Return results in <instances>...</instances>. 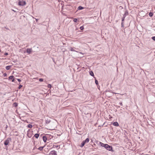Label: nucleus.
<instances>
[{
	"label": "nucleus",
	"mask_w": 155,
	"mask_h": 155,
	"mask_svg": "<svg viewBox=\"0 0 155 155\" xmlns=\"http://www.w3.org/2000/svg\"><path fill=\"white\" fill-rule=\"evenodd\" d=\"M89 141V139L88 138H86L85 140L83 141L80 145V146L81 147H83L85 143H88Z\"/></svg>",
	"instance_id": "f257e3e1"
},
{
	"label": "nucleus",
	"mask_w": 155,
	"mask_h": 155,
	"mask_svg": "<svg viewBox=\"0 0 155 155\" xmlns=\"http://www.w3.org/2000/svg\"><path fill=\"white\" fill-rule=\"evenodd\" d=\"M26 4V2L23 0H19L18 5H19L24 6Z\"/></svg>",
	"instance_id": "f03ea898"
},
{
	"label": "nucleus",
	"mask_w": 155,
	"mask_h": 155,
	"mask_svg": "<svg viewBox=\"0 0 155 155\" xmlns=\"http://www.w3.org/2000/svg\"><path fill=\"white\" fill-rule=\"evenodd\" d=\"M105 148L107 150L112 151V146L109 145L108 144H106Z\"/></svg>",
	"instance_id": "7ed1b4c3"
},
{
	"label": "nucleus",
	"mask_w": 155,
	"mask_h": 155,
	"mask_svg": "<svg viewBox=\"0 0 155 155\" xmlns=\"http://www.w3.org/2000/svg\"><path fill=\"white\" fill-rule=\"evenodd\" d=\"M11 139L10 138H7L6 140L4 142V144L5 146H7L8 144L9 143L10 141H11Z\"/></svg>",
	"instance_id": "20e7f679"
},
{
	"label": "nucleus",
	"mask_w": 155,
	"mask_h": 155,
	"mask_svg": "<svg viewBox=\"0 0 155 155\" xmlns=\"http://www.w3.org/2000/svg\"><path fill=\"white\" fill-rule=\"evenodd\" d=\"M32 51V50L31 48H28L27 49L26 52L28 54H30L31 53Z\"/></svg>",
	"instance_id": "39448f33"
},
{
	"label": "nucleus",
	"mask_w": 155,
	"mask_h": 155,
	"mask_svg": "<svg viewBox=\"0 0 155 155\" xmlns=\"http://www.w3.org/2000/svg\"><path fill=\"white\" fill-rule=\"evenodd\" d=\"M50 154H51L52 155H57L56 152L55 150H52L50 152Z\"/></svg>",
	"instance_id": "423d86ee"
},
{
	"label": "nucleus",
	"mask_w": 155,
	"mask_h": 155,
	"mask_svg": "<svg viewBox=\"0 0 155 155\" xmlns=\"http://www.w3.org/2000/svg\"><path fill=\"white\" fill-rule=\"evenodd\" d=\"M58 147H59V148H58V149H59V148H60L59 145H55L53 144L52 147V148H51V149H52L53 148L55 147L57 148Z\"/></svg>",
	"instance_id": "0eeeda50"
},
{
	"label": "nucleus",
	"mask_w": 155,
	"mask_h": 155,
	"mask_svg": "<svg viewBox=\"0 0 155 155\" xmlns=\"http://www.w3.org/2000/svg\"><path fill=\"white\" fill-rule=\"evenodd\" d=\"M113 125L115 126H118L119 125V124L117 122H114L113 123Z\"/></svg>",
	"instance_id": "6e6552de"
},
{
	"label": "nucleus",
	"mask_w": 155,
	"mask_h": 155,
	"mask_svg": "<svg viewBox=\"0 0 155 155\" xmlns=\"http://www.w3.org/2000/svg\"><path fill=\"white\" fill-rule=\"evenodd\" d=\"M43 140L45 142H46L47 140V137L45 136H43Z\"/></svg>",
	"instance_id": "1a4fd4ad"
},
{
	"label": "nucleus",
	"mask_w": 155,
	"mask_h": 155,
	"mask_svg": "<svg viewBox=\"0 0 155 155\" xmlns=\"http://www.w3.org/2000/svg\"><path fill=\"white\" fill-rule=\"evenodd\" d=\"M11 67H12L11 65H10V66H6V69L7 70H9V69H10V68H11Z\"/></svg>",
	"instance_id": "9d476101"
},
{
	"label": "nucleus",
	"mask_w": 155,
	"mask_h": 155,
	"mask_svg": "<svg viewBox=\"0 0 155 155\" xmlns=\"http://www.w3.org/2000/svg\"><path fill=\"white\" fill-rule=\"evenodd\" d=\"M39 136V134H36L34 135V136L36 138H38V137Z\"/></svg>",
	"instance_id": "9b49d317"
},
{
	"label": "nucleus",
	"mask_w": 155,
	"mask_h": 155,
	"mask_svg": "<svg viewBox=\"0 0 155 155\" xmlns=\"http://www.w3.org/2000/svg\"><path fill=\"white\" fill-rule=\"evenodd\" d=\"M89 73H90V75L91 76H94V74L92 71H90Z\"/></svg>",
	"instance_id": "f8f14e48"
},
{
	"label": "nucleus",
	"mask_w": 155,
	"mask_h": 155,
	"mask_svg": "<svg viewBox=\"0 0 155 155\" xmlns=\"http://www.w3.org/2000/svg\"><path fill=\"white\" fill-rule=\"evenodd\" d=\"M18 105V104L16 102H15L13 104V107H16Z\"/></svg>",
	"instance_id": "ddd939ff"
},
{
	"label": "nucleus",
	"mask_w": 155,
	"mask_h": 155,
	"mask_svg": "<svg viewBox=\"0 0 155 155\" xmlns=\"http://www.w3.org/2000/svg\"><path fill=\"white\" fill-rule=\"evenodd\" d=\"M44 146H43V147H39L38 148V149L39 150H40V151H41L42 150L43 148H44Z\"/></svg>",
	"instance_id": "4468645a"
},
{
	"label": "nucleus",
	"mask_w": 155,
	"mask_h": 155,
	"mask_svg": "<svg viewBox=\"0 0 155 155\" xmlns=\"http://www.w3.org/2000/svg\"><path fill=\"white\" fill-rule=\"evenodd\" d=\"M50 122H51L50 120H48V119L46 120V121H45L46 123L47 124H49Z\"/></svg>",
	"instance_id": "2eb2a0df"
},
{
	"label": "nucleus",
	"mask_w": 155,
	"mask_h": 155,
	"mask_svg": "<svg viewBox=\"0 0 155 155\" xmlns=\"http://www.w3.org/2000/svg\"><path fill=\"white\" fill-rule=\"evenodd\" d=\"M84 8L82 6H79L78 7V10H82Z\"/></svg>",
	"instance_id": "dca6fc26"
},
{
	"label": "nucleus",
	"mask_w": 155,
	"mask_h": 155,
	"mask_svg": "<svg viewBox=\"0 0 155 155\" xmlns=\"http://www.w3.org/2000/svg\"><path fill=\"white\" fill-rule=\"evenodd\" d=\"M100 144H101V146L104 147H105V144H104V143H101V142H100Z\"/></svg>",
	"instance_id": "f3484780"
},
{
	"label": "nucleus",
	"mask_w": 155,
	"mask_h": 155,
	"mask_svg": "<svg viewBox=\"0 0 155 155\" xmlns=\"http://www.w3.org/2000/svg\"><path fill=\"white\" fill-rule=\"evenodd\" d=\"M14 78V76H11L9 77L8 79L9 80H12Z\"/></svg>",
	"instance_id": "a211bd4d"
},
{
	"label": "nucleus",
	"mask_w": 155,
	"mask_h": 155,
	"mask_svg": "<svg viewBox=\"0 0 155 155\" xmlns=\"http://www.w3.org/2000/svg\"><path fill=\"white\" fill-rule=\"evenodd\" d=\"M128 14V13L127 11H125V13L124 15V16H126Z\"/></svg>",
	"instance_id": "6ab92c4d"
},
{
	"label": "nucleus",
	"mask_w": 155,
	"mask_h": 155,
	"mask_svg": "<svg viewBox=\"0 0 155 155\" xmlns=\"http://www.w3.org/2000/svg\"><path fill=\"white\" fill-rule=\"evenodd\" d=\"M153 13L152 12H150L149 13V15L150 17H152L153 15Z\"/></svg>",
	"instance_id": "aec40b11"
},
{
	"label": "nucleus",
	"mask_w": 155,
	"mask_h": 155,
	"mask_svg": "<svg viewBox=\"0 0 155 155\" xmlns=\"http://www.w3.org/2000/svg\"><path fill=\"white\" fill-rule=\"evenodd\" d=\"M70 50L71 51H76L74 49L72 48H71V49H70Z\"/></svg>",
	"instance_id": "412c9836"
},
{
	"label": "nucleus",
	"mask_w": 155,
	"mask_h": 155,
	"mask_svg": "<svg viewBox=\"0 0 155 155\" xmlns=\"http://www.w3.org/2000/svg\"><path fill=\"white\" fill-rule=\"evenodd\" d=\"M95 83L96 84H97V85L98 84V81L96 79H95Z\"/></svg>",
	"instance_id": "4be33fe9"
},
{
	"label": "nucleus",
	"mask_w": 155,
	"mask_h": 155,
	"mask_svg": "<svg viewBox=\"0 0 155 155\" xmlns=\"http://www.w3.org/2000/svg\"><path fill=\"white\" fill-rule=\"evenodd\" d=\"M28 127L29 128H31L32 127V125L31 124H29L28 125Z\"/></svg>",
	"instance_id": "5701e85b"
},
{
	"label": "nucleus",
	"mask_w": 155,
	"mask_h": 155,
	"mask_svg": "<svg viewBox=\"0 0 155 155\" xmlns=\"http://www.w3.org/2000/svg\"><path fill=\"white\" fill-rule=\"evenodd\" d=\"M47 87L48 88H50L51 87V86L50 84H48Z\"/></svg>",
	"instance_id": "b1692460"
},
{
	"label": "nucleus",
	"mask_w": 155,
	"mask_h": 155,
	"mask_svg": "<svg viewBox=\"0 0 155 155\" xmlns=\"http://www.w3.org/2000/svg\"><path fill=\"white\" fill-rule=\"evenodd\" d=\"M77 21V18H74L73 20V21L74 22H76Z\"/></svg>",
	"instance_id": "393cba45"
},
{
	"label": "nucleus",
	"mask_w": 155,
	"mask_h": 155,
	"mask_svg": "<svg viewBox=\"0 0 155 155\" xmlns=\"http://www.w3.org/2000/svg\"><path fill=\"white\" fill-rule=\"evenodd\" d=\"M43 81V79L42 78H40L39 79V81L40 82Z\"/></svg>",
	"instance_id": "a878e982"
},
{
	"label": "nucleus",
	"mask_w": 155,
	"mask_h": 155,
	"mask_svg": "<svg viewBox=\"0 0 155 155\" xmlns=\"http://www.w3.org/2000/svg\"><path fill=\"white\" fill-rule=\"evenodd\" d=\"M84 28V27H83V26H81V27H80V29L81 30H83Z\"/></svg>",
	"instance_id": "bb28decb"
},
{
	"label": "nucleus",
	"mask_w": 155,
	"mask_h": 155,
	"mask_svg": "<svg viewBox=\"0 0 155 155\" xmlns=\"http://www.w3.org/2000/svg\"><path fill=\"white\" fill-rule=\"evenodd\" d=\"M125 17V16H124L123 18L122 19V22H123V21H124V19Z\"/></svg>",
	"instance_id": "cd10ccee"
},
{
	"label": "nucleus",
	"mask_w": 155,
	"mask_h": 155,
	"mask_svg": "<svg viewBox=\"0 0 155 155\" xmlns=\"http://www.w3.org/2000/svg\"><path fill=\"white\" fill-rule=\"evenodd\" d=\"M22 87V85H19L18 88L19 89H20Z\"/></svg>",
	"instance_id": "c85d7f7f"
},
{
	"label": "nucleus",
	"mask_w": 155,
	"mask_h": 155,
	"mask_svg": "<svg viewBox=\"0 0 155 155\" xmlns=\"http://www.w3.org/2000/svg\"><path fill=\"white\" fill-rule=\"evenodd\" d=\"M152 38L153 40L155 41V36L152 37Z\"/></svg>",
	"instance_id": "c756f323"
},
{
	"label": "nucleus",
	"mask_w": 155,
	"mask_h": 155,
	"mask_svg": "<svg viewBox=\"0 0 155 155\" xmlns=\"http://www.w3.org/2000/svg\"><path fill=\"white\" fill-rule=\"evenodd\" d=\"M7 76V74L6 73H5L3 74V76L4 77H6Z\"/></svg>",
	"instance_id": "7c9ffc66"
},
{
	"label": "nucleus",
	"mask_w": 155,
	"mask_h": 155,
	"mask_svg": "<svg viewBox=\"0 0 155 155\" xmlns=\"http://www.w3.org/2000/svg\"><path fill=\"white\" fill-rule=\"evenodd\" d=\"M12 81L13 82H15V80L14 78L12 79Z\"/></svg>",
	"instance_id": "2f4dec72"
},
{
	"label": "nucleus",
	"mask_w": 155,
	"mask_h": 155,
	"mask_svg": "<svg viewBox=\"0 0 155 155\" xmlns=\"http://www.w3.org/2000/svg\"><path fill=\"white\" fill-rule=\"evenodd\" d=\"M121 25V26L122 27H124V24H123V22H122Z\"/></svg>",
	"instance_id": "473e14b6"
},
{
	"label": "nucleus",
	"mask_w": 155,
	"mask_h": 155,
	"mask_svg": "<svg viewBox=\"0 0 155 155\" xmlns=\"http://www.w3.org/2000/svg\"><path fill=\"white\" fill-rule=\"evenodd\" d=\"M119 104H120V105L121 106H122L123 105L122 104V102H120L119 103Z\"/></svg>",
	"instance_id": "72a5a7b5"
},
{
	"label": "nucleus",
	"mask_w": 155,
	"mask_h": 155,
	"mask_svg": "<svg viewBox=\"0 0 155 155\" xmlns=\"http://www.w3.org/2000/svg\"><path fill=\"white\" fill-rule=\"evenodd\" d=\"M17 80L19 82H21V80L20 79H18Z\"/></svg>",
	"instance_id": "f704fd0d"
},
{
	"label": "nucleus",
	"mask_w": 155,
	"mask_h": 155,
	"mask_svg": "<svg viewBox=\"0 0 155 155\" xmlns=\"http://www.w3.org/2000/svg\"><path fill=\"white\" fill-rule=\"evenodd\" d=\"M5 55H8V54L7 53H5Z\"/></svg>",
	"instance_id": "c9c22d12"
}]
</instances>
